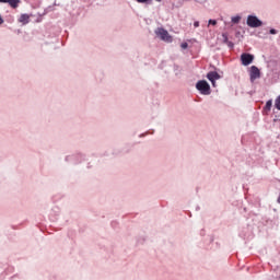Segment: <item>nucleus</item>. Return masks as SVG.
Instances as JSON below:
<instances>
[{
	"mask_svg": "<svg viewBox=\"0 0 280 280\" xmlns=\"http://www.w3.org/2000/svg\"><path fill=\"white\" fill-rule=\"evenodd\" d=\"M269 34H272V35L277 34V30L271 28V30L269 31Z\"/></svg>",
	"mask_w": 280,
	"mask_h": 280,
	"instance_id": "obj_17",
	"label": "nucleus"
},
{
	"mask_svg": "<svg viewBox=\"0 0 280 280\" xmlns=\"http://www.w3.org/2000/svg\"><path fill=\"white\" fill-rule=\"evenodd\" d=\"M156 1H161V0H156Z\"/></svg>",
	"mask_w": 280,
	"mask_h": 280,
	"instance_id": "obj_21",
	"label": "nucleus"
},
{
	"mask_svg": "<svg viewBox=\"0 0 280 280\" xmlns=\"http://www.w3.org/2000/svg\"><path fill=\"white\" fill-rule=\"evenodd\" d=\"M207 79L211 81L212 86H215V80H220V74L217 71H210Z\"/></svg>",
	"mask_w": 280,
	"mask_h": 280,
	"instance_id": "obj_6",
	"label": "nucleus"
},
{
	"mask_svg": "<svg viewBox=\"0 0 280 280\" xmlns=\"http://www.w3.org/2000/svg\"><path fill=\"white\" fill-rule=\"evenodd\" d=\"M0 3H8L10 8L16 10L21 5V0H0Z\"/></svg>",
	"mask_w": 280,
	"mask_h": 280,
	"instance_id": "obj_7",
	"label": "nucleus"
},
{
	"mask_svg": "<svg viewBox=\"0 0 280 280\" xmlns=\"http://www.w3.org/2000/svg\"><path fill=\"white\" fill-rule=\"evenodd\" d=\"M223 40H224V43L229 44V36H226V34H223Z\"/></svg>",
	"mask_w": 280,
	"mask_h": 280,
	"instance_id": "obj_15",
	"label": "nucleus"
},
{
	"mask_svg": "<svg viewBox=\"0 0 280 280\" xmlns=\"http://www.w3.org/2000/svg\"><path fill=\"white\" fill-rule=\"evenodd\" d=\"M275 108H277V110H280V96H278V97L275 100Z\"/></svg>",
	"mask_w": 280,
	"mask_h": 280,
	"instance_id": "obj_11",
	"label": "nucleus"
},
{
	"mask_svg": "<svg viewBox=\"0 0 280 280\" xmlns=\"http://www.w3.org/2000/svg\"><path fill=\"white\" fill-rule=\"evenodd\" d=\"M75 156H67L66 161H72V159H74Z\"/></svg>",
	"mask_w": 280,
	"mask_h": 280,
	"instance_id": "obj_19",
	"label": "nucleus"
},
{
	"mask_svg": "<svg viewBox=\"0 0 280 280\" xmlns=\"http://www.w3.org/2000/svg\"><path fill=\"white\" fill-rule=\"evenodd\" d=\"M208 23L209 25H218V21L215 20H209Z\"/></svg>",
	"mask_w": 280,
	"mask_h": 280,
	"instance_id": "obj_14",
	"label": "nucleus"
},
{
	"mask_svg": "<svg viewBox=\"0 0 280 280\" xmlns=\"http://www.w3.org/2000/svg\"><path fill=\"white\" fill-rule=\"evenodd\" d=\"M279 97H280V95H279Z\"/></svg>",
	"mask_w": 280,
	"mask_h": 280,
	"instance_id": "obj_22",
	"label": "nucleus"
},
{
	"mask_svg": "<svg viewBox=\"0 0 280 280\" xmlns=\"http://www.w3.org/2000/svg\"><path fill=\"white\" fill-rule=\"evenodd\" d=\"M253 60H255V56L250 54L243 52L241 55V62L243 67H248V65H252Z\"/></svg>",
	"mask_w": 280,
	"mask_h": 280,
	"instance_id": "obj_4",
	"label": "nucleus"
},
{
	"mask_svg": "<svg viewBox=\"0 0 280 280\" xmlns=\"http://www.w3.org/2000/svg\"><path fill=\"white\" fill-rule=\"evenodd\" d=\"M182 49H187L189 47V44L187 42L180 44Z\"/></svg>",
	"mask_w": 280,
	"mask_h": 280,
	"instance_id": "obj_12",
	"label": "nucleus"
},
{
	"mask_svg": "<svg viewBox=\"0 0 280 280\" xmlns=\"http://www.w3.org/2000/svg\"><path fill=\"white\" fill-rule=\"evenodd\" d=\"M3 23H5V21L3 20V16H1L0 14V25H3Z\"/></svg>",
	"mask_w": 280,
	"mask_h": 280,
	"instance_id": "obj_18",
	"label": "nucleus"
},
{
	"mask_svg": "<svg viewBox=\"0 0 280 280\" xmlns=\"http://www.w3.org/2000/svg\"><path fill=\"white\" fill-rule=\"evenodd\" d=\"M231 21H232V23L237 24V23H240V21H242V16H240V15L232 16Z\"/></svg>",
	"mask_w": 280,
	"mask_h": 280,
	"instance_id": "obj_10",
	"label": "nucleus"
},
{
	"mask_svg": "<svg viewBox=\"0 0 280 280\" xmlns=\"http://www.w3.org/2000/svg\"><path fill=\"white\" fill-rule=\"evenodd\" d=\"M155 34H156V36H159V38H161V40H164V43H172V40H173L172 35H170L167 30H165L163 27H159L155 31Z\"/></svg>",
	"mask_w": 280,
	"mask_h": 280,
	"instance_id": "obj_3",
	"label": "nucleus"
},
{
	"mask_svg": "<svg viewBox=\"0 0 280 280\" xmlns=\"http://www.w3.org/2000/svg\"><path fill=\"white\" fill-rule=\"evenodd\" d=\"M259 78H261V71L256 66H252L249 70L250 82H254L255 80H259Z\"/></svg>",
	"mask_w": 280,
	"mask_h": 280,
	"instance_id": "obj_5",
	"label": "nucleus"
},
{
	"mask_svg": "<svg viewBox=\"0 0 280 280\" xmlns=\"http://www.w3.org/2000/svg\"><path fill=\"white\" fill-rule=\"evenodd\" d=\"M138 3H151L152 0H136Z\"/></svg>",
	"mask_w": 280,
	"mask_h": 280,
	"instance_id": "obj_13",
	"label": "nucleus"
},
{
	"mask_svg": "<svg viewBox=\"0 0 280 280\" xmlns=\"http://www.w3.org/2000/svg\"><path fill=\"white\" fill-rule=\"evenodd\" d=\"M228 46L233 48V43L232 42H228Z\"/></svg>",
	"mask_w": 280,
	"mask_h": 280,
	"instance_id": "obj_20",
	"label": "nucleus"
},
{
	"mask_svg": "<svg viewBox=\"0 0 280 280\" xmlns=\"http://www.w3.org/2000/svg\"><path fill=\"white\" fill-rule=\"evenodd\" d=\"M194 27H200V22L195 21V22H194Z\"/></svg>",
	"mask_w": 280,
	"mask_h": 280,
	"instance_id": "obj_16",
	"label": "nucleus"
},
{
	"mask_svg": "<svg viewBox=\"0 0 280 280\" xmlns=\"http://www.w3.org/2000/svg\"><path fill=\"white\" fill-rule=\"evenodd\" d=\"M196 89L201 95H211V85L206 80L198 81Z\"/></svg>",
	"mask_w": 280,
	"mask_h": 280,
	"instance_id": "obj_1",
	"label": "nucleus"
},
{
	"mask_svg": "<svg viewBox=\"0 0 280 280\" xmlns=\"http://www.w3.org/2000/svg\"><path fill=\"white\" fill-rule=\"evenodd\" d=\"M272 109V100H269L266 102V105H265V110H267V113H269V110Z\"/></svg>",
	"mask_w": 280,
	"mask_h": 280,
	"instance_id": "obj_9",
	"label": "nucleus"
},
{
	"mask_svg": "<svg viewBox=\"0 0 280 280\" xmlns=\"http://www.w3.org/2000/svg\"><path fill=\"white\" fill-rule=\"evenodd\" d=\"M246 24L248 27L257 28L264 25V22L257 18V15H248L246 20Z\"/></svg>",
	"mask_w": 280,
	"mask_h": 280,
	"instance_id": "obj_2",
	"label": "nucleus"
},
{
	"mask_svg": "<svg viewBox=\"0 0 280 280\" xmlns=\"http://www.w3.org/2000/svg\"><path fill=\"white\" fill-rule=\"evenodd\" d=\"M19 22L22 23V25H27V23H30V15L27 13L21 14Z\"/></svg>",
	"mask_w": 280,
	"mask_h": 280,
	"instance_id": "obj_8",
	"label": "nucleus"
}]
</instances>
